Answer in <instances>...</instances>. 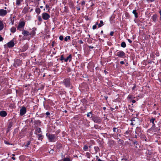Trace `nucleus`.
I'll use <instances>...</instances> for the list:
<instances>
[{
    "mask_svg": "<svg viewBox=\"0 0 161 161\" xmlns=\"http://www.w3.org/2000/svg\"><path fill=\"white\" fill-rule=\"evenodd\" d=\"M46 135L50 142H55L56 141L57 138L55 135L50 134H47Z\"/></svg>",
    "mask_w": 161,
    "mask_h": 161,
    "instance_id": "1",
    "label": "nucleus"
},
{
    "mask_svg": "<svg viewBox=\"0 0 161 161\" xmlns=\"http://www.w3.org/2000/svg\"><path fill=\"white\" fill-rule=\"evenodd\" d=\"M25 24V22L24 21L20 20L17 27V29L20 31H22V30L24 28Z\"/></svg>",
    "mask_w": 161,
    "mask_h": 161,
    "instance_id": "2",
    "label": "nucleus"
},
{
    "mask_svg": "<svg viewBox=\"0 0 161 161\" xmlns=\"http://www.w3.org/2000/svg\"><path fill=\"white\" fill-rule=\"evenodd\" d=\"M64 85L66 87H69L70 86V79L68 78L65 79L64 80Z\"/></svg>",
    "mask_w": 161,
    "mask_h": 161,
    "instance_id": "3",
    "label": "nucleus"
},
{
    "mask_svg": "<svg viewBox=\"0 0 161 161\" xmlns=\"http://www.w3.org/2000/svg\"><path fill=\"white\" fill-rule=\"evenodd\" d=\"M14 45V42L13 40H12L10 42H8L6 45H5L4 47L5 48L7 47V46L8 47L10 48L13 47Z\"/></svg>",
    "mask_w": 161,
    "mask_h": 161,
    "instance_id": "4",
    "label": "nucleus"
},
{
    "mask_svg": "<svg viewBox=\"0 0 161 161\" xmlns=\"http://www.w3.org/2000/svg\"><path fill=\"white\" fill-rule=\"evenodd\" d=\"M116 55L119 58H122L125 56V54L123 51H120L117 53Z\"/></svg>",
    "mask_w": 161,
    "mask_h": 161,
    "instance_id": "5",
    "label": "nucleus"
},
{
    "mask_svg": "<svg viewBox=\"0 0 161 161\" xmlns=\"http://www.w3.org/2000/svg\"><path fill=\"white\" fill-rule=\"evenodd\" d=\"M43 19L44 20H47L50 17V15L47 13H43L42 15Z\"/></svg>",
    "mask_w": 161,
    "mask_h": 161,
    "instance_id": "6",
    "label": "nucleus"
},
{
    "mask_svg": "<svg viewBox=\"0 0 161 161\" xmlns=\"http://www.w3.org/2000/svg\"><path fill=\"white\" fill-rule=\"evenodd\" d=\"M26 112V109L25 107H23L20 110V115H23L25 114Z\"/></svg>",
    "mask_w": 161,
    "mask_h": 161,
    "instance_id": "7",
    "label": "nucleus"
},
{
    "mask_svg": "<svg viewBox=\"0 0 161 161\" xmlns=\"http://www.w3.org/2000/svg\"><path fill=\"white\" fill-rule=\"evenodd\" d=\"M7 14V12L6 10L3 9H0V16H5Z\"/></svg>",
    "mask_w": 161,
    "mask_h": 161,
    "instance_id": "8",
    "label": "nucleus"
},
{
    "mask_svg": "<svg viewBox=\"0 0 161 161\" xmlns=\"http://www.w3.org/2000/svg\"><path fill=\"white\" fill-rule=\"evenodd\" d=\"M22 33L24 36H27L29 35H31V33L29 31L23 30L22 31Z\"/></svg>",
    "mask_w": 161,
    "mask_h": 161,
    "instance_id": "9",
    "label": "nucleus"
},
{
    "mask_svg": "<svg viewBox=\"0 0 161 161\" xmlns=\"http://www.w3.org/2000/svg\"><path fill=\"white\" fill-rule=\"evenodd\" d=\"M7 114L5 111H1L0 112V115L3 117H5L7 115Z\"/></svg>",
    "mask_w": 161,
    "mask_h": 161,
    "instance_id": "10",
    "label": "nucleus"
},
{
    "mask_svg": "<svg viewBox=\"0 0 161 161\" xmlns=\"http://www.w3.org/2000/svg\"><path fill=\"white\" fill-rule=\"evenodd\" d=\"M155 120V119L154 118H152L150 120V122H151L153 123V125L152 126V127L151 128V129H152L153 128H154L155 127V124L154 123V121Z\"/></svg>",
    "mask_w": 161,
    "mask_h": 161,
    "instance_id": "11",
    "label": "nucleus"
},
{
    "mask_svg": "<svg viewBox=\"0 0 161 161\" xmlns=\"http://www.w3.org/2000/svg\"><path fill=\"white\" fill-rule=\"evenodd\" d=\"M72 58V56L71 55H69L66 58L64 59V61L67 62L68 60L69 61H70L71 58Z\"/></svg>",
    "mask_w": 161,
    "mask_h": 161,
    "instance_id": "12",
    "label": "nucleus"
},
{
    "mask_svg": "<svg viewBox=\"0 0 161 161\" xmlns=\"http://www.w3.org/2000/svg\"><path fill=\"white\" fill-rule=\"evenodd\" d=\"M137 118H134L132 119L131 120V124L132 125H134L136 124V123L135 122V121L136 120H137Z\"/></svg>",
    "mask_w": 161,
    "mask_h": 161,
    "instance_id": "13",
    "label": "nucleus"
},
{
    "mask_svg": "<svg viewBox=\"0 0 161 161\" xmlns=\"http://www.w3.org/2000/svg\"><path fill=\"white\" fill-rule=\"evenodd\" d=\"M93 120L95 122L99 123L101 122V120L98 118L96 117L94 118Z\"/></svg>",
    "mask_w": 161,
    "mask_h": 161,
    "instance_id": "14",
    "label": "nucleus"
},
{
    "mask_svg": "<svg viewBox=\"0 0 161 161\" xmlns=\"http://www.w3.org/2000/svg\"><path fill=\"white\" fill-rule=\"evenodd\" d=\"M4 28V24L3 21L0 20V31L2 30Z\"/></svg>",
    "mask_w": 161,
    "mask_h": 161,
    "instance_id": "15",
    "label": "nucleus"
},
{
    "mask_svg": "<svg viewBox=\"0 0 161 161\" xmlns=\"http://www.w3.org/2000/svg\"><path fill=\"white\" fill-rule=\"evenodd\" d=\"M152 19L153 21L154 22H156L157 20V16L156 15H153L152 17Z\"/></svg>",
    "mask_w": 161,
    "mask_h": 161,
    "instance_id": "16",
    "label": "nucleus"
},
{
    "mask_svg": "<svg viewBox=\"0 0 161 161\" xmlns=\"http://www.w3.org/2000/svg\"><path fill=\"white\" fill-rule=\"evenodd\" d=\"M133 13L134 14L136 18H137L138 17L137 13L136 12V10H134L133 11Z\"/></svg>",
    "mask_w": 161,
    "mask_h": 161,
    "instance_id": "17",
    "label": "nucleus"
},
{
    "mask_svg": "<svg viewBox=\"0 0 161 161\" xmlns=\"http://www.w3.org/2000/svg\"><path fill=\"white\" fill-rule=\"evenodd\" d=\"M16 30V28L15 27H13L10 29L11 32L12 33H14Z\"/></svg>",
    "mask_w": 161,
    "mask_h": 161,
    "instance_id": "18",
    "label": "nucleus"
},
{
    "mask_svg": "<svg viewBox=\"0 0 161 161\" xmlns=\"http://www.w3.org/2000/svg\"><path fill=\"white\" fill-rule=\"evenodd\" d=\"M38 139L40 140H42L43 139V136L41 134H39L38 135Z\"/></svg>",
    "mask_w": 161,
    "mask_h": 161,
    "instance_id": "19",
    "label": "nucleus"
},
{
    "mask_svg": "<svg viewBox=\"0 0 161 161\" xmlns=\"http://www.w3.org/2000/svg\"><path fill=\"white\" fill-rule=\"evenodd\" d=\"M30 33H31V35H32V36L35 35V28H33L32 31Z\"/></svg>",
    "mask_w": 161,
    "mask_h": 161,
    "instance_id": "20",
    "label": "nucleus"
},
{
    "mask_svg": "<svg viewBox=\"0 0 161 161\" xmlns=\"http://www.w3.org/2000/svg\"><path fill=\"white\" fill-rule=\"evenodd\" d=\"M121 47H125L126 46V44L125 42H122L121 44Z\"/></svg>",
    "mask_w": 161,
    "mask_h": 161,
    "instance_id": "21",
    "label": "nucleus"
},
{
    "mask_svg": "<svg viewBox=\"0 0 161 161\" xmlns=\"http://www.w3.org/2000/svg\"><path fill=\"white\" fill-rule=\"evenodd\" d=\"M22 1V0H17L16 2V4L17 5H20L21 2Z\"/></svg>",
    "mask_w": 161,
    "mask_h": 161,
    "instance_id": "22",
    "label": "nucleus"
},
{
    "mask_svg": "<svg viewBox=\"0 0 161 161\" xmlns=\"http://www.w3.org/2000/svg\"><path fill=\"white\" fill-rule=\"evenodd\" d=\"M103 25V22L102 20H100V23L98 24L99 27H101Z\"/></svg>",
    "mask_w": 161,
    "mask_h": 161,
    "instance_id": "23",
    "label": "nucleus"
},
{
    "mask_svg": "<svg viewBox=\"0 0 161 161\" xmlns=\"http://www.w3.org/2000/svg\"><path fill=\"white\" fill-rule=\"evenodd\" d=\"M141 130V128L139 127H137L136 130V133L137 134H138V132Z\"/></svg>",
    "mask_w": 161,
    "mask_h": 161,
    "instance_id": "24",
    "label": "nucleus"
},
{
    "mask_svg": "<svg viewBox=\"0 0 161 161\" xmlns=\"http://www.w3.org/2000/svg\"><path fill=\"white\" fill-rule=\"evenodd\" d=\"M70 37L69 36H68L64 38V41H67L68 40H70Z\"/></svg>",
    "mask_w": 161,
    "mask_h": 161,
    "instance_id": "25",
    "label": "nucleus"
},
{
    "mask_svg": "<svg viewBox=\"0 0 161 161\" xmlns=\"http://www.w3.org/2000/svg\"><path fill=\"white\" fill-rule=\"evenodd\" d=\"M36 12L37 14H39L41 12V10L40 8H37L36 9Z\"/></svg>",
    "mask_w": 161,
    "mask_h": 161,
    "instance_id": "26",
    "label": "nucleus"
},
{
    "mask_svg": "<svg viewBox=\"0 0 161 161\" xmlns=\"http://www.w3.org/2000/svg\"><path fill=\"white\" fill-rule=\"evenodd\" d=\"M113 131L114 132H119L120 130H119L117 128H113Z\"/></svg>",
    "mask_w": 161,
    "mask_h": 161,
    "instance_id": "27",
    "label": "nucleus"
},
{
    "mask_svg": "<svg viewBox=\"0 0 161 161\" xmlns=\"http://www.w3.org/2000/svg\"><path fill=\"white\" fill-rule=\"evenodd\" d=\"M86 156L88 158H90V154L89 153H86Z\"/></svg>",
    "mask_w": 161,
    "mask_h": 161,
    "instance_id": "28",
    "label": "nucleus"
},
{
    "mask_svg": "<svg viewBox=\"0 0 161 161\" xmlns=\"http://www.w3.org/2000/svg\"><path fill=\"white\" fill-rule=\"evenodd\" d=\"M63 161H71V160L69 158H64L63 159Z\"/></svg>",
    "mask_w": 161,
    "mask_h": 161,
    "instance_id": "29",
    "label": "nucleus"
},
{
    "mask_svg": "<svg viewBox=\"0 0 161 161\" xmlns=\"http://www.w3.org/2000/svg\"><path fill=\"white\" fill-rule=\"evenodd\" d=\"M83 148L84 150L86 151L88 148V147L87 146L85 145Z\"/></svg>",
    "mask_w": 161,
    "mask_h": 161,
    "instance_id": "30",
    "label": "nucleus"
},
{
    "mask_svg": "<svg viewBox=\"0 0 161 161\" xmlns=\"http://www.w3.org/2000/svg\"><path fill=\"white\" fill-rule=\"evenodd\" d=\"M38 20L40 22H41L42 20L41 17L40 16H39L37 18Z\"/></svg>",
    "mask_w": 161,
    "mask_h": 161,
    "instance_id": "31",
    "label": "nucleus"
},
{
    "mask_svg": "<svg viewBox=\"0 0 161 161\" xmlns=\"http://www.w3.org/2000/svg\"><path fill=\"white\" fill-rule=\"evenodd\" d=\"M37 130L38 133H40L41 132V130L40 128H38L37 129Z\"/></svg>",
    "mask_w": 161,
    "mask_h": 161,
    "instance_id": "32",
    "label": "nucleus"
},
{
    "mask_svg": "<svg viewBox=\"0 0 161 161\" xmlns=\"http://www.w3.org/2000/svg\"><path fill=\"white\" fill-rule=\"evenodd\" d=\"M59 39L60 40L62 41L64 39V37L62 36H60L59 37Z\"/></svg>",
    "mask_w": 161,
    "mask_h": 161,
    "instance_id": "33",
    "label": "nucleus"
},
{
    "mask_svg": "<svg viewBox=\"0 0 161 161\" xmlns=\"http://www.w3.org/2000/svg\"><path fill=\"white\" fill-rule=\"evenodd\" d=\"M64 58L63 55H62L60 57V60L62 61L64 60Z\"/></svg>",
    "mask_w": 161,
    "mask_h": 161,
    "instance_id": "34",
    "label": "nucleus"
},
{
    "mask_svg": "<svg viewBox=\"0 0 161 161\" xmlns=\"http://www.w3.org/2000/svg\"><path fill=\"white\" fill-rule=\"evenodd\" d=\"M30 143H31V142L30 141L28 142L27 143L26 145H25L26 147H28V145L30 144Z\"/></svg>",
    "mask_w": 161,
    "mask_h": 161,
    "instance_id": "35",
    "label": "nucleus"
},
{
    "mask_svg": "<svg viewBox=\"0 0 161 161\" xmlns=\"http://www.w3.org/2000/svg\"><path fill=\"white\" fill-rule=\"evenodd\" d=\"M78 42L80 44H83V42L81 40H80L78 41Z\"/></svg>",
    "mask_w": 161,
    "mask_h": 161,
    "instance_id": "36",
    "label": "nucleus"
},
{
    "mask_svg": "<svg viewBox=\"0 0 161 161\" xmlns=\"http://www.w3.org/2000/svg\"><path fill=\"white\" fill-rule=\"evenodd\" d=\"M3 38L0 35V42L3 41Z\"/></svg>",
    "mask_w": 161,
    "mask_h": 161,
    "instance_id": "37",
    "label": "nucleus"
},
{
    "mask_svg": "<svg viewBox=\"0 0 161 161\" xmlns=\"http://www.w3.org/2000/svg\"><path fill=\"white\" fill-rule=\"evenodd\" d=\"M97 28L96 25H94L92 27V29L94 30L95 29Z\"/></svg>",
    "mask_w": 161,
    "mask_h": 161,
    "instance_id": "38",
    "label": "nucleus"
},
{
    "mask_svg": "<svg viewBox=\"0 0 161 161\" xmlns=\"http://www.w3.org/2000/svg\"><path fill=\"white\" fill-rule=\"evenodd\" d=\"M114 33V32L113 31H111L110 34L111 36H112L113 35Z\"/></svg>",
    "mask_w": 161,
    "mask_h": 161,
    "instance_id": "39",
    "label": "nucleus"
},
{
    "mask_svg": "<svg viewBox=\"0 0 161 161\" xmlns=\"http://www.w3.org/2000/svg\"><path fill=\"white\" fill-rule=\"evenodd\" d=\"M91 113H89L87 114V116L88 117H90V115L91 114Z\"/></svg>",
    "mask_w": 161,
    "mask_h": 161,
    "instance_id": "40",
    "label": "nucleus"
},
{
    "mask_svg": "<svg viewBox=\"0 0 161 161\" xmlns=\"http://www.w3.org/2000/svg\"><path fill=\"white\" fill-rule=\"evenodd\" d=\"M127 40L130 43H131L132 42V41L130 39H128Z\"/></svg>",
    "mask_w": 161,
    "mask_h": 161,
    "instance_id": "41",
    "label": "nucleus"
},
{
    "mask_svg": "<svg viewBox=\"0 0 161 161\" xmlns=\"http://www.w3.org/2000/svg\"><path fill=\"white\" fill-rule=\"evenodd\" d=\"M46 114L47 115H50V113L49 112H47L46 113Z\"/></svg>",
    "mask_w": 161,
    "mask_h": 161,
    "instance_id": "42",
    "label": "nucleus"
},
{
    "mask_svg": "<svg viewBox=\"0 0 161 161\" xmlns=\"http://www.w3.org/2000/svg\"><path fill=\"white\" fill-rule=\"evenodd\" d=\"M120 64H124V62L123 61H121L120 62Z\"/></svg>",
    "mask_w": 161,
    "mask_h": 161,
    "instance_id": "43",
    "label": "nucleus"
},
{
    "mask_svg": "<svg viewBox=\"0 0 161 161\" xmlns=\"http://www.w3.org/2000/svg\"><path fill=\"white\" fill-rule=\"evenodd\" d=\"M136 86L135 85H134L132 87V89H134L135 88H136Z\"/></svg>",
    "mask_w": 161,
    "mask_h": 161,
    "instance_id": "44",
    "label": "nucleus"
},
{
    "mask_svg": "<svg viewBox=\"0 0 161 161\" xmlns=\"http://www.w3.org/2000/svg\"><path fill=\"white\" fill-rule=\"evenodd\" d=\"M132 102L133 103H135L136 101L135 100H132Z\"/></svg>",
    "mask_w": 161,
    "mask_h": 161,
    "instance_id": "45",
    "label": "nucleus"
},
{
    "mask_svg": "<svg viewBox=\"0 0 161 161\" xmlns=\"http://www.w3.org/2000/svg\"><path fill=\"white\" fill-rule=\"evenodd\" d=\"M12 159L13 160H15V158L14 157H13L12 158Z\"/></svg>",
    "mask_w": 161,
    "mask_h": 161,
    "instance_id": "46",
    "label": "nucleus"
},
{
    "mask_svg": "<svg viewBox=\"0 0 161 161\" xmlns=\"http://www.w3.org/2000/svg\"><path fill=\"white\" fill-rule=\"evenodd\" d=\"M159 13H160V18L161 19V11L159 12Z\"/></svg>",
    "mask_w": 161,
    "mask_h": 161,
    "instance_id": "47",
    "label": "nucleus"
},
{
    "mask_svg": "<svg viewBox=\"0 0 161 161\" xmlns=\"http://www.w3.org/2000/svg\"><path fill=\"white\" fill-rule=\"evenodd\" d=\"M98 161H102V160L101 159H98Z\"/></svg>",
    "mask_w": 161,
    "mask_h": 161,
    "instance_id": "48",
    "label": "nucleus"
},
{
    "mask_svg": "<svg viewBox=\"0 0 161 161\" xmlns=\"http://www.w3.org/2000/svg\"><path fill=\"white\" fill-rule=\"evenodd\" d=\"M154 0H151V2H152L154 1Z\"/></svg>",
    "mask_w": 161,
    "mask_h": 161,
    "instance_id": "49",
    "label": "nucleus"
},
{
    "mask_svg": "<svg viewBox=\"0 0 161 161\" xmlns=\"http://www.w3.org/2000/svg\"><path fill=\"white\" fill-rule=\"evenodd\" d=\"M46 7H48V6H47V5H46Z\"/></svg>",
    "mask_w": 161,
    "mask_h": 161,
    "instance_id": "50",
    "label": "nucleus"
},
{
    "mask_svg": "<svg viewBox=\"0 0 161 161\" xmlns=\"http://www.w3.org/2000/svg\"><path fill=\"white\" fill-rule=\"evenodd\" d=\"M103 108V109H105V107H104V108Z\"/></svg>",
    "mask_w": 161,
    "mask_h": 161,
    "instance_id": "51",
    "label": "nucleus"
},
{
    "mask_svg": "<svg viewBox=\"0 0 161 161\" xmlns=\"http://www.w3.org/2000/svg\"><path fill=\"white\" fill-rule=\"evenodd\" d=\"M103 32V31H101V33H102Z\"/></svg>",
    "mask_w": 161,
    "mask_h": 161,
    "instance_id": "52",
    "label": "nucleus"
},
{
    "mask_svg": "<svg viewBox=\"0 0 161 161\" xmlns=\"http://www.w3.org/2000/svg\"><path fill=\"white\" fill-rule=\"evenodd\" d=\"M92 161H94V160H92Z\"/></svg>",
    "mask_w": 161,
    "mask_h": 161,
    "instance_id": "53",
    "label": "nucleus"
},
{
    "mask_svg": "<svg viewBox=\"0 0 161 161\" xmlns=\"http://www.w3.org/2000/svg\"><path fill=\"white\" fill-rule=\"evenodd\" d=\"M5 9H6V7H5Z\"/></svg>",
    "mask_w": 161,
    "mask_h": 161,
    "instance_id": "54",
    "label": "nucleus"
},
{
    "mask_svg": "<svg viewBox=\"0 0 161 161\" xmlns=\"http://www.w3.org/2000/svg\"><path fill=\"white\" fill-rule=\"evenodd\" d=\"M1 161H3V160H2Z\"/></svg>",
    "mask_w": 161,
    "mask_h": 161,
    "instance_id": "55",
    "label": "nucleus"
}]
</instances>
